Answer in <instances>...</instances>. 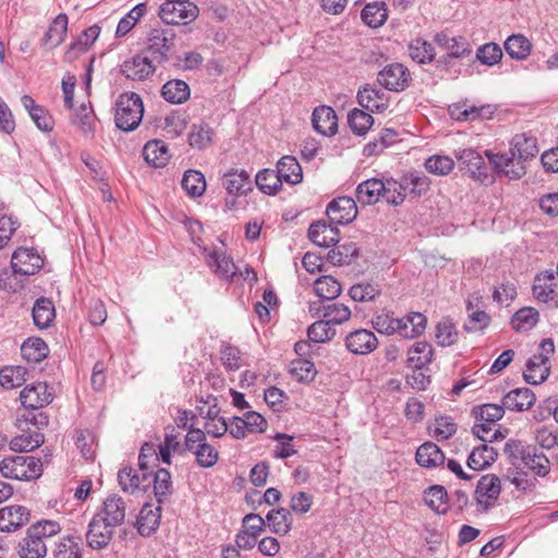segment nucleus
Instances as JSON below:
<instances>
[{
    "label": "nucleus",
    "mask_w": 558,
    "mask_h": 558,
    "mask_svg": "<svg viewBox=\"0 0 558 558\" xmlns=\"http://www.w3.org/2000/svg\"><path fill=\"white\" fill-rule=\"evenodd\" d=\"M60 531L59 523L51 520L32 524L17 542L16 555L20 558H45L48 553L46 539L57 535Z\"/></svg>",
    "instance_id": "f257e3e1"
},
{
    "label": "nucleus",
    "mask_w": 558,
    "mask_h": 558,
    "mask_svg": "<svg viewBox=\"0 0 558 558\" xmlns=\"http://www.w3.org/2000/svg\"><path fill=\"white\" fill-rule=\"evenodd\" d=\"M116 107L114 121L119 129L130 132L140 125L143 119L144 106L137 94L125 93L120 95Z\"/></svg>",
    "instance_id": "f03ea898"
},
{
    "label": "nucleus",
    "mask_w": 558,
    "mask_h": 558,
    "mask_svg": "<svg viewBox=\"0 0 558 558\" xmlns=\"http://www.w3.org/2000/svg\"><path fill=\"white\" fill-rule=\"evenodd\" d=\"M0 472L7 478L31 481L41 475L43 463L29 456L7 457L0 462Z\"/></svg>",
    "instance_id": "7ed1b4c3"
},
{
    "label": "nucleus",
    "mask_w": 558,
    "mask_h": 558,
    "mask_svg": "<svg viewBox=\"0 0 558 558\" xmlns=\"http://www.w3.org/2000/svg\"><path fill=\"white\" fill-rule=\"evenodd\" d=\"M199 10L190 0H166L159 8L160 19L171 25H185L198 16Z\"/></svg>",
    "instance_id": "20e7f679"
},
{
    "label": "nucleus",
    "mask_w": 558,
    "mask_h": 558,
    "mask_svg": "<svg viewBox=\"0 0 558 558\" xmlns=\"http://www.w3.org/2000/svg\"><path fill=\"white\" fill-rule=\"evenodd\" d=\"M175 34L171 28H153L147 34L146 51L159 64L169 60L174 47Z\"/></svg>",
    "instance_id": "39448f33"
},
{
    "label": "nucleus",
    "mask_w": 558,
    "mask_h": 558,
    "mask_svg": "<svg viewBox=\"0 0 558 558\" xmlns=\"http://www.w3.org/2000/svg\"><path fill=\"white\" fill-rule=\"evenodd\" d=\"M449 114L457 121L488 120L495 113L493 105H472L469 101L457 102L448 108Z\"/></svg>",
    "instance_id": "423d86ee"
},
{
    "label": "nucleus",
    "mask_w": 558,
    "mask_h": 558,
    "mask_svg": "<svg viewBox=\"0 0 558 558\" xmlns=\"http://www.w3.org/2000/svg\"><path fill=\"white\" fill-rule=\"evenodd\" d=\"M500 490V478L497 475H483L476 485L475 500L484 511H487L498 499Z\"/></svg>",
    "instance_id": "0eeeda50"
},
{
    "label": "nucleus",
    "mask_w": 558,
    "mask_h": 558,
    "mask_svg": "<svg viewBox=\"0 0 558 558\" xmlns=\"http://www.w3.org/2000/svg\"><path fill=\"white\" fill-rule=\"evenodd\" d=\"M121 489L129 494L146 492L151 484V472L136 471L131 466L121 469L118 473Z\"/></svg>",
    "instance_id": "6e6552de"
},
{
    "label": "nucleus",
    "mask_w": 558,
    "mask_h": 558,
    "mask_svg": "<svg viewBox=\"0 0 558 558\" xmlns=\"http://www.w3.org/2000/svg\"><path fill=\"white\" fill-rule=\"evenodd\" d=\"M488 158L494 168L510 180L521 179L526 173L524 163L510 149L507 154L488 155Z\"/></svg>",
    "instance_id": "1a4fd4ad"
},
{
    "label": "nucleus",
    "mask_w": 558,
    "mask_h": 558,
    "mask_svg": "<svg viewBox=\"0 0 558 558\" xmlns=\"http://www.w3.org/2000/svg\"><path fill=\"white\" fill-rule=\"evenodd\" d=\"M11 264L14 274L31 276L43 267L44 260L33 248H19L13 253Z\"/></svg>",
    "instance_id": "9d476101"
},
{
    "label": "nucleus",
    "mask_w": 558,
    "mask_h": 558,
    "mask_svg": "<svg viewBox=\"0 0 558 558\" xmlns=\"http://www.w3.org/2000/svg\"><path fill=\"white\" fill-rule=\"evenodd\" d=\"M153 62L154 60L147 56L136 54L121 64L120 72L129 80L144 81L156 71Z\"/></svg>",
    "instance_id": "9b49d317"
},
{
    "label": "nucleus",
    "mask_w": 558,
    "mask_h": 558,
    "mask_svg": "<svg viewBox=\"0 0 558 558\" xmlns=\"http://www.w3.org/2000/svg\"><path fill=\"white\" fill-rule=\"evenodd\" d=\"M204 257L207 266L218 276L220 279L232 280L238 272V268L233 260L228 257L222 251L213 250L208 251L206 247L203 248Z\"/></svg>",
    "instance_id": "f8f14e48"
},
{
    "label": "nucleus",
    "mask_w": 558,
    "mask_h": 558,
    "mask_svg": "<svg viewBox=\"0 0 558 558\" xmlns=\"http://www.w3.org/2000/svg\"><path fill=\"white\" fill-rule=\"evenodd\" d=\"M409 81L410 73L401 63L389 64L378 73V82L389 90L401 92L408 87Z\"/></svg>",
    "instance_id": "ddd939ff"
},
{
    "label": "nucleus",
    "mask_w": 558,
    "mask_h": 558,
    "mask_svg": "<svg viewBox=\"0 0 558 558\" xmlns=\"http://www.w3.org/2000/svg\"><path fill=\"white\" fill-rule=\"evenodd\" d=\"M326 213L332 223L344 225L351 222L356 217L357 207L353 198L342 196L330 202Z\"/></svg>",
    "instance_id": "4468645a"
},
{
    "label": "nucleus",
    "mask_w": 558,
    "mask_h": 558,
    "mask_svg": "<svg viewBox=\"0 0 558 558\" xmlns=\"http://www.w3.org/2000/svg\"><path fill=\"white\" fill-rule=\"evenodd\" d=\"M114 526L107 525L106 521H101L96 514L88 524L86 533V542L93 549H102L107 547L114 535Z\"/></svg>",
    "instance_id": "2eb2a0df"
},
{
    "label": "nucleus",
    "mask_w": 558,
    "mask_h": 558,
    "mask_svg": "<svg viewBox=\"0 0 558 558\" xmlns=\"http://www.w3.org/2000/svg\"><path fill=\"white\" fill-rule=\"evenodd\" d=\"M107 525L120 526L126 515V506L122 497L117 495L108 496L99 511L96 513Z\"/></svg>",
    "instance_id": "dca6fc26"
},
{
    "label": "nucleus",
    "mask_w": 558,
    "mask_h": 558,
    "mask_svg": "<svg viewBox=\"0 0 558 558\" xmlns=\"http://www.w3.org/2000/svg\"><path fill=\"white\" fill-rule=\"evenodd\" d=\"M21 403L28 409H40L52 402L53 396L46 383L26 386L20 393Z\"/></svg>",
    "instance_id": "f3484780"
},
{
    "label": "nucleus",
    "mask_w": 558,
    "mask_h": 558,
    "mask_svg": "<svg viewBox=\"0 0 558 558\" xmlns=\"http://www.w3.org/2000/svg\"><path fill=\"white\" fill-rule=\"evenodd\" d=\"M345 347L353 354L366 355L376 350L378 339L367 329H357L345 337Z\"/></svg>",
    "instance_id": "a211bd4d"
},
{
    "label": "nucleus",
    "mask_w": 558,
    "mask_h": 558,
    "mask_svg": "<svg viewBox=\"0 0 558 558\" xmlns=\"http://www.w3.org/2000/svg\"><path fill=\"white\" fill-rule=\"evenodd\" d=\"M29 521V511L19 505L8 506L0 509V531L11 532L23 526Z\"/></svg>",
    "instance_id": "6ab92c4d"
},
{
    "label": "nucleus",
    "mask_w": 558,
    "mask_h": 558,
    "mask_svg": "<svg viewBox=\"0 0 558 558\" xmlns=\"http://www.w3.org/2000/svg\"><path fill=\"white\" fill-rule=\"evenodd\" d=\"M426 317L417 312L410 313L409 315L399 318L397 326V333L407 339L420 337L426 328Z\"/></svg>",
    "instance_id": "aec40b11"
},
{
    "label": "nucleus",
    "mask_w": 558,
    "mask_h": 558,
    "mask_svg": "<svg viewBox=\"0 0 558 558\" xmlns=\"http://www.w3.org/2000/svg\"><path fill=\"white\" fill-rule=\"evenodd\" d=\"M312 122L314 129L323 135H333L338 128V118L335 110L328 106H320L313 111Z\"/></svg>",
    "instance_id": "412c9836"
},
{
    "label": "nucleus",
    "mask_w": 558,
    "mask_h": 558,
    "mask_svg": "<svg viewBox=\"0 0 558 558\" xmlns=\"http://www.w3.org/2000/svg\"><path fill=\"white\" fill-rule=\"evenodd\" d=\"M312 315L322 316L326 318L331 325H341L348 322L351 317V310L342 303H330L319 307L315 305L310 306Z\"/></svg>",
    "instance_id": "4be33fe9"
},
{
    "label": "nucleus",
    "mask_w": 558,
    "mask_h": 558,
    "mask_svg": "<svg viewBox=\"0 0 558 558\" xmlns=\"http://www.w3.org/2000/svg\"><path fill=\"white\" fill-rule=\"evenodd\" d=\"M160 507H153L150 504H145L137 517L136 529L142 536H149L159 526L160 523Z\"/></svg>",
    "instance_id": "5701e85b"
},
{
    "label": "nucleus",
    "mask_w": 558,
    "mask_h": 558,
    "mask_svg": "<svg viewBox=\"0 0 558 558\" xmlns=\"http://www.w3.org/2000/svg\"><path fill=\"white\" fill-rule=\"evenodd\" d=\"M308 238L318 246L329 247L338 242V229L326 222L317 221L311 225Z\"/></svg>",
    "instance_id": "b1692460"
},
{
    "label": "nucleus",
    "mask_w": 558,
    "mask_h": 558,
    "mask_svg": "<svg viewBox=\"0 0 558 558\" xmlns=\"http://www.w3.org/2000/svg\"><path fill=\"white\" fill-rule=\"evenodd\" d=\"M557 287L554 271H545L535 277L533 294L538 301L546 303L554 300Z\"/></svg>",
    "instance_id": "393cba45"
},
{
    "label": "nucleus",
    "mask_w": 558,
    "mask_h": 558,
    "mask_svg": "<svg viewBox=\"0 0 558 558\" xmlns=\"http://www.w3.org/2000/svg\"><path fill=\"white\" fill-rule=\"evenodd\" d=\"M534 402L535 395L529 388L513 389L502 398L504 407L511 411H525L530 409Z\"/></svg>",
    "instance_id": "a878e982"
},
{
    "label": "nucleus",
    "mask_w": 558,
    "mask_h": 558,
    "mask_svg": "<svg viewBox=\"0 0 558 558\" xmlns=\"http://www.w3.org/2000/svg\"><path fill=\"white\" fill-rule=\"evenodd\" d=\"M357 101L363 108L372 112H381L388 106L386 94L368 86L359 90Z\"/></svg>",
    "instance_id": "bb28decb"
},
{
    "label": "nucleus",
    "mask_w": 558,
    "mask_h": 558,
    "mask_svg": "<svg viewBox=\"0 0 558 558\" xmlns=\"http://www.w3.org/2000/svg\"><path fill=\"white\" fill-rule=\"evenodd\" d=\"M277 174L281 182L298 184L303 180L299 161L292 156H283L277 163Z\"/></svg>",
    "instance_id": "cd10ccee"
},
{
    "label": "nucleus",
    "mask_w": 558,
    "mask_h": 558,
    "mask_svg": "<svg viewBox=\"0 0 558 558\" xmlns=\"http://www.w3.org/2000/svg\"><path fill=\"white\" fill-rule=\"evenodd\" d=\"M435 41L444 48L450 57L462 58L470 56L472 49L470 44L462 37H449L447 34L439 33L435 36Z\"/></svg>",
    "instance_id": "c85d7f7f"
},
{
    "label": "nucleus",
    "mask_w": 558,
    "mask_h": 558,
    "mask_svg": "<svg viewBox=\"0 0 558 558\" xmlns=\"http://www.w3.org/2000/svg\"><path fill=\"white\" fill-rule=\"evenodd\" d=\"M100 34V27L98 25H93L85 29L76 41H74L65 52V60L73 61L81 53L85 52L98 38Z\"/></svg>",
    "instance_id": "c756f323"
},
{
    "label": "nucleus",
    "mask_w": 558,
    "mask_h": 558,
    "mask_svg": "<svg viewBox=\"0 0 558 558\" xmlns=\"http://www.w3.org/2000/svg\"><path fill=\"white\" fill-rule=\"evenodd\" d=\"M458 160L473 178L478 180L486 178L485 161L483 157L474 149H463L459 154Z\"/></svg>",
    "instance_id": "7c9ffc66"
},
{
    "label": "nucleus",
    "mask_w": 558,
    "mask_h": 558,
    "mask_svg": "<svg viewBox=\"0 0 558 558\" xmlns=\"http://www.w3.org/2000/svg\"><path fill=\"white\" fill-rule=\"evenodd\" d=\"M416 462L424 468H435L445 461V454L440 448L432 442L426 441L416 450Z\"/></svg>",
    "instance_id": "2f4dec72"
},
{
    "label": "nucleus",
    "mask_w": 558,
    "mask_h": 558,
    "mask_svg": "<svg viewBox=\"0 0 558 558\" xmlns=\"http://www.w3.org/2000/svg\"><path fill=\"white\" fill-rule=\"evenodd\" d=\"M385 190L381 180L369 179L360 183L356 187V199L362 205L376 204L380 199V194Z\"/></svg>",
    "instance_id": "473e14b6"
},
{
    "label": "nucleus",
    "mask_w": 558,
    "mask_h": 558,
    "mask_svg": "<svg viewBox=\"0 0 558 558\" xmlns=\"http://www.w3.org/2000/svg\"><path fill=\"white\" fill-rule=\"evenodd\" d=\"M143 156L146 162L154 167H163L170 157L168 146L160 140L146 143L143 148Z\"/></svg>",
    "instance_id": "72a5a7b5"
},
{
    "label": "nucleus",
    "mask_w": 558,
    "mask_h": 558,
    "mask_svg": "<svg viewBox=\"0 0 558 558\" xmlns=\"http://www.w3.org/2000/svg\"><path fill=\"white\" fill-rule=\"evenodd\" d=\"M68 28V17L65 14H59L50 24L43 39V46L48 49L58 47L63 43Z\"/></svg>",
    "instance_id": "f704fd0d"
},
{
    "label": "nucleus",
    "mask_w": 558,
    "mask_h": 558,
    "mask_svg": "<svg viewBox=\"0 0 558 558\" xmlns=\"http://www.w3.org/2000/svg\"><path fill=\"white\" fill-rule=\"evenodd\" d=\"M510 150L524 163L526 160L534 158L538 148L536 140L525 134H518L513 137Z\"/></svg>",
    "instance_id": "c9c22d12"
},
{
    "label": "nucleus",
    "mask_w": 558,
    "mask_h": 558,
    "mask_svg": "<svg viewBox=\"0 0 558 558\" xmlns=\"http://www.w3.org/2000/svg\"><path fill=\"white\" fill-rule=\"evenodd\" d=\"M433 353V348L428 342H415L408 351V363L416 369H422L432 362Z\"/></svg>",
    "instance_id": "e433bc0d"
},
{
    "label": "nucleus",
    "mask_w": 558,
    "mask_h": 558,
    "mask_svg": "<svg viewBox=\"0 0 558 558\" xmlns=\"http://www.w3.org/2000/svg\"><path fill=\"white\" fill-rule=\"evenodd\" d=\"M496 457L497 451L495 448L483 444L472 450L468 459V466L475 471H481L489 466L496 460Z\"/></svg>",
    "instance_id": "4c0bfd02"
},
{
    "label": "nucleus",
    "mask_w": 558,
    "mask_h": 558,
    "mask_svg": "<svg viewBox=\"0 0 558 558\" xmlns=\"http://www.w3.org/2000/svg\"><path fill=\"white\" fill-rule=\"evenodd\" d=\"M54 317V306L49 299L40 298L35 302L33 306V320L38 328H48Z\"/></svg>",
    "instance_id": "58836bf2"
},
{
    "label": "nucleus",
    "mask_w": 558,
    "mask_h": 558,
    "mask_svg": "<svg viewBox=\"0 0 558 558\" xmlns=\"http://www.w3.org/2000/svg\"><path fill=\"white\" fill-rule=\"evenodd\" d=\"M161 95L168 102L183 104L190 98V87L182 80H171L162 86Z\"/></svg>",
    "instance_id": "ea45409f"
},
{
    "label": "nucleus",
    "mask_w": 558,
    "mask_h": 558,
    "mask_svg": "<svg viewBox=\"0 0 558 558\" xmlns=\"http://www.w3.org/2000/svg\"><path fill=\"white\" fill-rule=\"evenodd\" d=\"M21 353L26 361L39 363L47 357L49 349L43 339L33 337L23 342Z\"/></svg>",
    "instance_id": "a19ab883"
},
{
    "label": "nucleus",
    "mask_w": 558,
    "mask_h": 558,
    "mask_svg": "<svg viewBox=\"0 0 558 558\" xmlns=\"http://www.w3.org/2000/svg\"><path fill=\"white\" fill-rule=\"evenodd\" d=\"M181 448L180 432L178 427L169 425L165 428V440L159 445V456L166 464L171 463V452H177Z\"/></svg>",
    "instance_id": "79ce46f5"
},
{
    "label": "nucleus",
    "mask_w": 558,
    "mask_h": 558,
    "mask_svg": "<svg viewBox=\"0 0 558 558\" xmlns=\"http://www.w3.org/2000/svg\"><path fill=\"white\" fill-rule=\"evenodd\" d=\"M229 194H246L252 190L250 174L245 170L229 172L223 178Z\"/></svg>",
    "instance_id": "37998d69"
},
{
    "label": "nucleus",
    "mask_w": 558,
    "mask_h": 558,
    "mask_svg": "<svg viewBox=\"0 0 558 558\" xmlns=\"http://www.w3.org/2000/svg\"><path fill=\"white\" fill-rule=\"evenodd\" d=\"M522 463L539 476H545L550 470V463L547 457L542 452L538 453L536 448L531 446H527Z\"/></svg>",
    "instance_id": "c03bdc74"
},
{
    "label": "nucleus",
    "mask_w": 558,
    "mask_h": 558,
    "mask_svg": "<svg viewBox=\"0 0 558 558\" xmlns=\"http://www.w3.org/2000/svg\"><path fill=\"white\" fill-rule=\"evenodd\" d=\"M53 558H82V547L78 538L63 536L52 549Z\"/></svg>",
    "instance_id": "a18cd8bd"
},
{
    "label": "nucleus",
    "mask_w": 558,
    "mask_h": 558,
    "mask_svg": "<svg viewBox=\"0 0 558 558\" xmlns=\"http://www.w3.org/2000/svg\"><path fill=\"white\" fill-rule=\"evenodd\" d=\"M44 435L37 430L27 432L15 436L10 441V448L13 451H32L38 448L41 444H44Z\"/></svg>",
    "instance_id": "49530a36"
},
{
    "label": "nucleus",
    "mask_w": 558,
    "mask_h": 558,
    "mask_svg": "<svg viewBox=\"0 0 558 558\" xmlns=\"http://www.w3.org/2000/svg\"><path fill=\"white\" fill-rule=\"evenodd\" d=\"M291 515L289 510L279 508L271 510L266 515V521L271 531L276 534L284 535L291 530Z\"/></svg>",
    "instance_id": "de8ad7c7"
},
{
    "label": "nucleus",
    "mask_w": 558,
    "mask_h": 558,
    "mask_svg": "<svg viewBox=\"0 0 558 558\" xmlns=\"http://www.w3.org/2000/svg\"><path fill=\"white\" fill-rule=\"evenodd\" d=\"M27 371L23 366H7L0 371V385L13 389L26 381Z\"/></svg>",
    "instance_id": "09e8293b"
},
{
    "label": "nucleus",
    "mask_w": 558,
    "mask_h": 558,
    "mask_svg": "<svg viewBox=\"0 0 558 558\" xmlns=\"http://www.w3.org/2000/svg\"><path fill=\"white\" fill-rule=\"evenodd\" d=\"M357 255V247L354 243H344L330 250L327 259L335 266L348 265Z\"/></svg>",
    "instance_id": "8fccbe9b"
},
{
    "label": "nucleus",
    "mask_w": 558,
    "mask_h": 558,
    "mask_svg": "<svg viewBox=\"0 0 558 558\" xmlns=\"http://www.w3.org/2000/svg\"><path fill=\"white\" fill-rule=\"evenodd\" d=\"M257 187L265 194L275 195L282 186V182L274 170L265 169L256 174Z\"/></svg>",
    "instance_id": "3c124183"
},
{
    "label": "nucleus",
    "mask_w": 558,
    "mask_h": 558,
    "mask_svg": "<svg viewBox=\"0 0 558 558\" xmlns=\"http://www.w3.org/2000/svg\"><path fill=\"white\" fill-rule=\"evenodd\" d=\"M182 187L192 197L203 195L206 190V182L204 175L196 170H187L182 179Z\"/></svg>",
    "instance_id": "603ef678"
},
{
    "label": "nucleus",
    "mask_w": 558,
    "mask_h": 558,
    "mask_svg": "<svg viewBox=\"0 0 558 558\" xmlns=\"http://www.w3.org/2000/svg\"><path fill=\"white\" fill-rule=\"evenodd\" d=\"M361 16L366 25L377 28L386 22L388 14L384 3L379 4L375 2L365 5Z\"/></svg>",
    "instance_id": "864d4df0"
},
{
    "label": "nucleus",
    "mask_w": 558,
    "mask_h": 558,
    "mask_svg": "<svg viewBox=\"0 0 558 558\" xmlns=\"http://www.w3.org/2000/svg\"><path fill=\"white\" fill-rule=\"evenodd\" d=\"M409 56L418 63L430 62L435 57L433 45L425 39L415 38L409 45Z\"/></svg>",
    "instance_id": "5fc2aeb1"
},
{
    "label": "nucleus",
    "mask_w": 558,
    "mask_h": 558,
    "mask_svg": "<svg viewBox=\"0 0 558 558\" xmlns=\"http://www.w3.org/2000/svg\"><path fill=\"white\" fill-rule=\"evenodd\" d=\"M146 12V4L145 3H138L136 4L126 15H124L118 23L116 36L117 37H123L126 34H129L136 23L140 21V19L145 14Z\"/></svg>",
    "instance_id": "6e6d98bb"
},
{
    "label": "nucleus",
    "mask_w": 558,
    "mask_h": 558,
    "mask_svg": "<svg viewBox=\"0 0 558 558\" xmlns=\"http://www.w3.org/2000/svg\"><path fill=\"white\" fill-rule=\"evenodd\" d=\"M504 403L501 405L487 403L473 409L472 413L476 422L493 424L501 420L505 415Z\"/></svg>",
    "instance_id": "4d7b16f0"
},
{
    "label": "nucleus",
    "mask_w": 558,
    "mask_h": 558,
    "mask_svg": "<svg viewBox=\"0 0 558 558\" xmlns=\"http://www.w3.org/2000/svg\"><path fill=\"white\" fill-rule=\"evenodd\" d=\"M466 311L469 313L468 322L464 324V329L468 332L483 331L490 324L489 315L480 310H474L472 302H468Z\"/></svg>",
    "instance_id": "13d9d810"
},
{
    "label": "nucleus",
    "mask_w": 558,
    "mask_h": 558,
    "mask_svg": "<svg viewBox=\"0 0 558 558\" xmlns=\"http://www.w3.org/2000/svg\"><path fill=\"white\" fill-rule=\"evenodd\" d=\"M213 130L208 124H193L189 133V143L193 148L204 149L211 144Z\"/></svg>",
    "instance_id": "bf43d9fd"
},
{
    "label": "nucleus",
    "mask_w": 558,
    "mask_h": 558,
    "mask_svg": "<svg viewBox=\"0 0 558 558\" xmlns=\"http://www.w3.org/2000/svg\"><path fill=\"white\" fill-rule=\"evenodd\" d=\"M151 482H154V494L160 504L171 494L172 482L170 472L166 469H159L154 474L151 473Z\"/></svg>",
    "instance_id": "052dcab7"
},
{
    "label": "nucleus",
    "mask_w": 558,
    "mask_h": 558,
    "mask_svg": "<svg viewBox=\"0 0 558 558\" xmlns=\"http://www.w3.org/2000/svg\"><path fill=\"white\" fill-rule=\"evenodd\" d=\"M385 190L380 194V198H384L388 204L398 206L404 202L407 191L403 187L402 180L400 182L395 180L383 181Z\"/></svg>",
    "instance_id": "680f3d73"
},
{
    "label": "nucleus",
    "mask_w": 558,
    "mask_h": 558,
    "mask_svg": "<svg viewBox=\"0 0 558 558\" xmlns=\"http://www.w3.org/2000/svg\"><path fill=\"white\" fill-rule=\"evenodd\" d=\"M315 292L326 300H333L341 293V284L331 276H322L315 281Z\"/></svg>",
    "instance_id": "e2e57ef3"
},
{
    "label": "nucleus",
    "mask_w": 558,
    "mask_h": 558,
    "mask_svg": "<svg viewBox=\"0 0 558 558\" xmlns=\"http://www.w3.org/2000/svg\"><path fill=\"white\" fill-rule=\"evenodd\" d=\"M507 53L513 59H524L531 50L530 41L522 35H512L505 43Z\"/></svg>",
    "instance_id": "0e129e2a"
},
{
    "label": "nucleus",
    "mask_w": 558,
    "mask_h": 558,
    "mask_svg": "<svg viewBox=\"0 0 558 558\" xmlns=\"http://www.w3.org/2000/svg\"><path fill=\"white\" fill-rule=\"evenodd\" d=\"M336 335V329L325 318L313 323L307 329V336L313 342L323 343L330 341Z\"/></svg>",
    "instance_id": "69168bd1"
},
{
    "label": "nucleus",
    "mask_w": 558,
    "mask_h": 558,
    "mask_svg": "<svg viewBox=\"0 0 558 558\" xmlns=\"http://www.w3.org/2000/svg\"><path fill=\"white\" fill-rule=\"evenodd\" d=\"M538 320V312L532 307L519 310L512 317V327L517 331L532 329Z\"/></svg>",
    "instance_id": "338daca9"
},
{
    "label": "nucleus",
    "mask_w": 558,
    "mask_h": 558,
    "mask_svg": "<svg viewBox=\"0 0 558 558\" xmlns=\"http://www.w3.org/2000/svg\"><path fill=\"white\" fill-rule=\"evenodd\" d=\"M401 179L405 191L416 196H420L429 190L430 181L424 174L412 172L403 175Z\"/></svg>",
    "instance_id": "774afa93"
}]
</instances>
